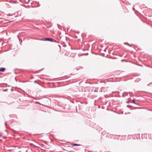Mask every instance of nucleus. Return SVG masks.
I'll return each instance as SVG.
<instances>
[{"mask_svg": "<svg viewBox=\"0 0 152 152\" xmlns=\"http://www.w3.org/2000/svg\"><path fill=\"white\" fill-rule=\"evenodd\" d=\"M45 40H47L51 42H56L58 43V42H57L55 40L54 41L51 38H45Z\"/></svg>", "mask_w": 152, "mask_h": 152, "instance_id": "f257e3e1", "label": "nucleus"}, {"mask_svg": "<svg viewBox=\"0 0 152 152\" xmlns=\"http://www.w3.org/2000/svg\"><path fill=\"white\" fill-rule=\"evenodd\" d=\"M5 68L4 67H1L0 68V71L4 72L5 70Z\"/></svg>", "mask_w": 152, "mask_h": 152, "instance_id": "f03ea898", "label": "nucleus"}, {"mask_svg": "<svg viewBox=\"0 0 152 152\" xmlns=\"http://www.w3.org/2000/svg\"><path fill=\"white\" fill-rule=\"evenodd\" d=\"M73 145L75 146H80V145H81L77 144H73Z\"/></svg>", "mask_w": 152, "mask_h": 152, "instance_id": "7ed1b4c3", "label": "nucleus"}, {"mask_svg": "<svg viewBox=\"0 0 152 152\" xmlns=\"http://www.w3.org/2000/svg\"><path fill=\"white\" fill-rule=\"evenodd\" d=\"M132 101H133V102L134 103V104H136V103H135V101L134 100H132Z\"/></svg>", "mask_w": 152, "mask_h": 152, "instance_id": "20e7f679", "label": "nucleus"}, {"mask_svg": "<svg viewBox=\"0 0 152 152\" xmlns=\"http://www.w3.org/2000/svg\"><path fill=\"white\" fill-rule=\"evenodd\" d=\"M126 103H129V101H127L126 102Z\"/></svg>", "mask_w": 152, "mask_h": 152, "instance_id": "39448f33", "label": "nucleus"}, {"mask_svg": "<svg viewBox=\"0 0 152 152\" xmlns=\"http://www.w3.org/2000/svg\"><path fill=\"white\" fill-rule=\"evenodd\" d=\"M133 10H134V7H133Z\"/></svg>", "mask_w": 152, "mask_h": 152, "instance_id": "423d86ee", "label": "nucleus"}, {"mask_svg": "<svg viewBox=\"0 0 152 152\" xmlns=\"http://www.w3.org/2000/svg\"><path fill=\"white\" fill-rule=\"evenodd\" d=\"M1 135V134H0V135Z\"/></svg>", "mask_w": 152, "mask_h": 152, "instance_id": "0eeeda50", "label": "nucleus"}]
</instances>
